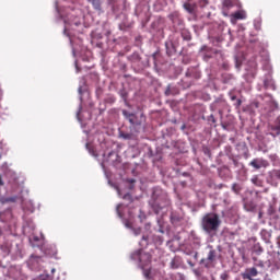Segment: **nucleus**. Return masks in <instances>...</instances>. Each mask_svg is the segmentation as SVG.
<instances>
[{
  "mask_svg": "<svg viewBox=\"0 0 280 280\" xmlns=\"http://www.w3.org/2000/svg\"><path fill=\"white\" fill-rule=\"evenodd\" d=\"M199 5L201 8H205V7L209 5V0H199Z\"/></svg>",
  "mask_w": 280,
  "mask_h": 280,
  "instance_id": "21",
  "label": "nucleus"
},
{
  "mask_svg": "<svg viewBox=\"0 0 280 280\" xmlns=\"http://www.w3.org/2000/svg\"><path fill=\"white\" fill-rule=\"evenodd\" d=\"M233 18L235 20H245L246 19V14L243 12V11H236L234 14H233Z\"/></svg>",
  "mask_w": 280,
  "mask_h": 280,
  "instance_id": "14",
  "label": "nucleus"
},
{
  "mask_svg": "<svg viewBox=\"0 0 280 280\" xmlns=\"http://www.w3.org/2000/svg\"><path fill=\"white\" fill-rule=\"evenodd\" d=\"M131 259L139 260V267L141 269L149 268L152 262L151 254H145V252H142L141 249L131 254Z\"/></svg>",
  "mask_w": 280,
  "mask_h": 280,
  "instance_id": "3",
  "label": "nucleus"
},
{
  "mask_svg": "<svg viewBox=\"0 0 280 280\" xmlns=\"http://www.w3.org/2000/svg\"><path fill=\"white\" fill-rule=\"evenodd\" d=\"M3 185H4V183L2 180V176H0V186H3Z\"/></svg>",
  "mask_w": 280,
  "mask_h": 280,
  "instance_id": "31",
  "label": "nucleus"
},
{
  "mask_svg": "<svg viewBox=\"0 0 280 280\" xmlns=\"http://www.w3.org/2000/svg\"><path fill=\"white\" fill-rule=\"evenodd\" d=\"M221 280H229V273H221Z\"/></svg>",
  "mask_w": 280,
  "mask_h": 280,
  "instance_id": "24",
  "label": "nucleus"
},
{
  "mask_svg": "<svg viewBox=\"0 0 280 280\" xmlns=\"http://www.w3.org/2000/svg\"><path fill=\"white\" fill-rule=\"evenodd\" d=\"M254 252H255L257 255H260L261 253H264V247H261V245H259V244L254 245Z\"/></svg>",
  "mask_w": 280,
  "mask_h": 280,
  "instance_id": "18",
  "label": "nucleus"
},
{
  "mask_svg": "<svg viewBox=\"0 0 280 280\" xmlns=\"http://www.w3.org/2000/svg\"><path fill=\"white\" fill-rule=\"evenodd\" d=\"M122 198L127 199V200H131L132 196H131V194L128 192V194H125Z\"/></svg>",
  "mask_w": 280,
  "mask_h": 280,
  "instance_id": "25",
  "label": "nucleus"
},
{
  "mask_svg": "<svg viewBox=\"0 0 280 280\" xmlns=\"http://www.w3.org/2000/svg\"><path fill=\"white\" fill-rule=\"evenodd\" d=\"M236 108H240L242 106V101L240 98L236 100V103L234 104Z\"/></svg>",
  "mask_w": 280,
  "mask_h": 280,
  "instance_id": "23",
  "label": "nucleus"
},
{
  "mask_svg": "<svg viewBox=\"0 0 280 280\" xmlns=\"http://www.w3.org/2000/svg\"><path fill=\"white\" fill-rule=\"evenodd\" d=\"M165 95H166V96H170V95H171V88H167V89H166Z\"/></svg>",
  "mask_w": 280,
  "mask_h": 280,
  "instance_id": "28",
  "label": "nucleus"
},
{
  "mask_svg": "<svg viewBox=\"0 0 280 280\" xmlns=\"http://www.w3.org/2000/svg\"><path fill=\"white\" fill-rule=\"evenodd\" d=\"M130 183H136V179H130Z\"/></svg>",
  "mask_w": 280,
  "mask_h": 280,
  "instance_id": "35",
  "label": "nucleus"
},
{
  "mask_svg": "<svg viewBox=\"0 0 280 280\" xmlns=\"http://www.w3.org/2000/svg\"><path fill=\"white\" fill-rule=\"evenodd\" d=\"M249 165L255 170H260L261 167H266L268 165V162L264 159H254L253 161H250Z\"/></svg>",
  "mask_w": 280,
  "mask_h": 280,
  "instance_id": "9",
  "label": "nucleus"
},
{
  "mask_svg": "<svg viewBox=\"0 0 280 280\" xmlns=\"http://www.w3.org/2000/svg\"><path fill=\"white\" fill-rule=\"evenodd\" d=\"M230 98L232 102L237 101V96L232 93H230Z\"/></svg>",
  "mask_w": 280,
  "mask_h": 280,
  "instance_id": "27",
  "label": "nucleus"
},
{
  "mask_svg": "<svg viewBox=\"0 0 280 280\" xmlns=\"http://www.w3.org/2000/svg\"><path fill=\"white\" fill-rule=\"evenodd\" d=\"M234 164H237V161H236V160H234Z\"/></svg>",
  "mask_w": 280,
  "mask_h": 280,
  "instance_id": "36",
  "label": "nucleus"
},
{
  "mask_svg": "<svg viewBox=\"0 0 280 280\" xmlns=\"http://www.w3.org/2000/svg\"><path fill=\"white\" fill-rule=\"evenodd\" d=\"M92 5L95 10H101L102 9V2L101 0H92Z\"/></svg>",
  "mask_w": 280,
  "mask_h": 280,
  "instance_id": "16",
  "label": "nucleus"
},
{
  "mask_svg": "<svg viewBox=\"0 0 280 280\" xmlns=\"http://www.w3.org/2000/svg\"><path fill=\"white\" fill-rule=\"evenodd\" d=\"M185 39L189 42V40H191V36H187V37H185Z\"/></svg>",
  "mask_w": 280,
  "mask_h": 280,
  "instance_id": "33",
  "label": "nucleus"
},
{
  "mask_svg": "<svg viewBox=\"0 0 280 280\" xmlns=\"http://www.w3.org/2000/svg\"><path fill=\"white\" fill-rule=\"evenodd\" d=\"M120 95H121V97H122L124 100L127 98V93L121 92Z\"/></svg>",
  "mask_w": 280,
  "mask_h": 280,
  "instance_id": "30",
  "label": "nucleus"
},
{
  "mask_svg": "<svg viewBox=\"0 0 280 280\" xmlns=\"http://www.w3.org/2000/svg\"><path fill=\"white\" fill-rule=\"evenodd\" d=\"M171 268L172 269H177L178 268V266L176 265L175 260H172Z\"/></svg>",
  "mask_w": 280,
  "mask_h": 280,
  "instance_id": "26",
  "label": "nucleus"
},
{
  "mask_svg": "<svg viewBox=\"0 0 280 280\" xmlns=\"http://www.w3.org/2000/svg\"><path fill=\"white\" fill-rule=\"evenodd\" d=\"M183 8L187 13L194 14L197 10V3L185 2Z\"/></svg>",
  "mask_w": 280,
  "mask_h": 280,
  "instance_id": "11",
  "label": "nucleus"
},
{
  "mask_svg": "<svg viewBox=\"0 0 280 280\" xmlns=\"http://www.w3.org/2000/svg\"><path fill=\"white\" fill-rule=\"evenodd\" d=\"M8 201L14 202V201H15V198H9Z\"/></svg>",
  "mask_w": 280,
  "mask_h": 280,
  "instance_id": "32",
  "label": "nucleus"
},
{
  "mask_svg": "<svg viewBox=\"0 0 280 280\" xmlns=\"http://www.w3.org/2000/svg\"><path fill=\"white\" fill-rule=\"evenodd\" d=\"M223 11H229L231 9H233V7H235V3L233 2V0H223Z\"/></svg>",
  "mask_w": 280,
  "mask_h": 280,
  "instance_id": "12",
  "label": "nucleus"
},
{
  "mask_svg": "<svg viewBox=\"0 0 280 280\" xmlns=\"http://www.w3.org/2000/svg\"><path fill=\"white\" fill-rule=\"evenodd\" d=\"M172 280H186L183 273H173Z\"/></svg>",
  "mask_w": 280,
  "mask_h": 280,
  "instance_id": "17",
  "label": "nucleus"
},
{
  "mask_svg": "<svg viewBox=\"0 0 280 280\" xmlns=\"http://www.w3.org/2000/svg\"><path fill=\"white\" fill-rule=\"evenodd\" d=\"M232 191H234L236 195L240 194L242 191V186L237 183H234L232 185Z\"/></svg>",
  "mask_w": 280,
  "mask_h": 280,
  "instance_id": "15",
  "label": "nucleus"
},
{
  "mask_svg": "<svg viewBox=\"0 0 280 280\" xmlns=\"http://www.w3.org/2000/svg\"><path fill=\"white\" fill-rule=\"evenodd\" d=\"M201 229L208 235H215L222 225L220 214L217 212H207L200 222Z\"/></svg>",
  "mask_w": 280,
  "mask_h": 280,
  "instance_id": "1",
  "label": "nucleus"
},
{
  "mask_svg": "<svg viewBox=\"0 0 280 280\" xmlns=\"http://www.w3.org/2000/svg\"><path fill=\"white\" fill-rule=\"evenodd\" d=\"M276 124H277L276 126H272V125L268 126L269 135L273 137L280 135V116L277 117Z\"/></svg>",
  "mask_w": 280,
  "mask_h": 280,
  "instance_id": "8",
  "label": "nucleus"
},
{
  "mask_svg": "<svg viewBox=\"0 0 280 280\" xmlns=\"http://www.w3.org/2000/svg\"><path fill=\"white\" fill-rule=\"evenodd\" d=\"M122 207L121 203H118L117 207H116V212L118 214L119 218H122V213L120 212V208Z\"/></svg>",
  "mask_w": 280,
  "mask_h": 280,
  "instance_id": "22",
  "label": "nucleus"
},
{
  "mask_svg": "<svg viewBox=\"0 0 280 280\" xmlns=\"http://www.w3.org/2000/svg\"><path fill=\"white\" fill-rule=\"evenodd\" d=\"M122 116L130 122L132 126H142L143 122H145V115L141 114L140 117H138L133 113H129L128 110H122Z\"/></svg>",
  "mask_w": 280,
  "mask_h": 280,
  "instance_id": "5",
  "label": "nucleus"
},
{
  "mask_svg": "<svg viewBox=\"0 0 280 280\" xmlns=\"http://www.w3.org/2000/svg\"><path fill=\"white\" fill-rule=\"evenodd\" d=\"M255 266L261 268L260 272H264L271 268V271H276L280 269V260L278 258H273V260H256Z\"/></svg>",
  "mask_w": 280,
  "mask_h": 280,
  "instance_id": "4",
  "label": "nucleus"
},
{
  "mask_svg": "<svg viewBox=\"0 0 280 280\" xmlns=\"http://www.w3.org/2000/svg\"><path fill=\"white\" fill-rule=\"evenodd\" d=\"M151 206L156 214L160 213L161 210L166 208L170 205V200L165 195L159 196L158 192L154 191L152 195Z\"/></svg>",
  "mask_w": 280,
  "mask_h": 280,
  "instance_id": "2",
  "label": "nucleus"
},
{
  "mask_svg": "<svg viewBox=\"0 0 280 280\" xmlns=\"http://www.w3.org/2000/svg\"><path fill=\"white\" fill-rule=\"evenodd\" d=\"M279 210H280V207H279Z\"/></svg>",
  "mask_w": 280,
  "mask_h": 280,
  "instance_id": "38",
  "label": "nucleus"
},
{
  "mask_svg": "<svg viewBox=\"0 0 280 280\" xmlns=\"http://www.w3.org/2000/svg\"><path fill=\"white\" fill-rule=\"evenodd\" d=\"M142 240L148 241L149 238H148V236H142Z\"/></svg>",
  "mask_w": 280,
  "mask_h": 280,
  "instance_id": "34",
  "label": "nucleus"
},
{
  "mask_svg": "<svg viewBox=\"0 0 280 280\" xmlns=\"http://www.w3.org/2000/svg\"><path fill=\"white\" fill-rule=\"evenodd\" d=\"M186 78L188 79H194V80H199L201 79V73L198 71L197 68L195 67H190L187 69L186 73H185Z\"/></svg>",
  "mask_w": 280,
  "mask_h": 280,
  "instance_id": "7",
  "label": "nucleus"
},
{
  "mask_svg": "<svg viewBox=\"0 0 280 280\" xmlns=\"http://www.w3.org/2000/svg\"><path fill=\"white\" fill-rule=\"evenodd\" d=\"M257 275H259V271L255 267H250L249 269H246L243 278L247 280H253V278L257 277Z\"/></svg>",
  "mask_w": 280,
  "mask_h": 280,
  "instance_id": "10",
  "label": "nucleus"
},
{
  "mask_svg": "<svg viewBox=\"0 0 280 280\" xmlns=\"http://www.w3.org/2000/svg\"><path fill=\"white\" fill-rule=\"evenodd\" d=\"M142 270L144 271V277L150 278V275H151L150 267H144V269Z\"/></svg>",
  "mask_w": 280,
  "mask_h": 280,
  "instance_id": "20",
  "label": "nucleus"
},
{
  "mask_svg": "<svg viewBox=\"0 0 280 280\" xmlns=\"http://www.w3.org/2000/svg\"><path fill=\"white\" fill-rule=\"evenodd\" d=\"M210 121H212L213 124H215V117L213 115H210Z\"/></svg>",
  "mask_w": 280,
  "mask_h": 280,
  "instance_id": "29",
  "label": "nucleus"
},
{
  "mask_svg": "<svg viewBox=\"0 0 280 280\" xmlns=\"http://www.w3.org/2000/svg\"><path fill=\"white\" fill-rule=\"evenodd\" d=\"M215 249H211L207 256V258H202L201 264L206 268H213L215 267Z\"/></svg>",
  "mask_w": 280,
  "mask_h": 280,
  "instance_id": "6",
  "label": "nucleus"
},
{
  "mask_svg": "<svg viewBox=\"0 0 280 280\" xmlns=\"http://www.w3.org/2000/svg\"><path fill=\"white\" fill-rule=\"evenodd\" d=\"M119 137L122 138L124 140H132L133 133L120 131Z\"/></svg>",
  "mask_w": 280,
  "mask_h": 280,
  "instance_id": "13",
  "label": "nucleus"
},
{
  "mask_svg": "<svg viewBox=\"0 0 280 280\" xmlns=\"http://www.w3.org/2000/svg\"><path fill=\"white\" fill-rule=\"evenodd\" d=\"M1 233H2V232H1V230H0V235H1Z\"/></svg>",
  "mask_w": 280,
  "mask_h": 280,
  "instance_id": "37",
  "label": "nucleus"
},
{
  "mask_svg": "<svg viewBox=\"0 0 280 280\" xmlns=\"http://www.w3.org/2000/svg\"><path fill=\"white\" fill-rule=\"evenodd\" d=\"M252 183L256 186H261V180L257 176L252 178Z\"/></svg>",
  "mask_w": 280,
  "mask_h": 280,
  "instance_id": "19",
  "label": "nucleus"
}]
</instances>
